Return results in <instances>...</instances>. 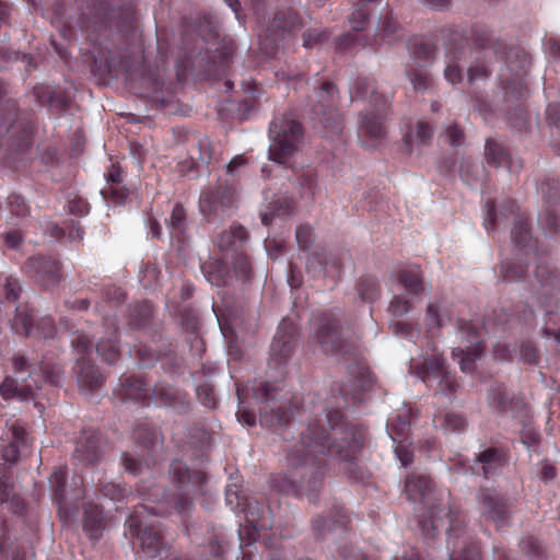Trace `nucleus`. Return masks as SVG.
Here are the masks:
<instances>
[{
  "mask_svg": "<svg viewBox=\"0 0 560 560\" xmlns=\"http://www.w3.org/2000/svg\"><path fill=\"white\" fill-rule=\"evenodd\" d=\"M462 548L457 556L452 553L450 560H480V551L477 545H468L466 540L462 541Z\"/></svg>",
  "mask_w": 560,
  "mask_h": 560,
  "instance_id": "864d4df0",
  "label": "nucleus"
},
{
  "mask_svg": "<svg viewBox=\"0 0 560 560\" xmlns=\"http://www.w3.org/2000/svg\"><path fill=\"white\" fill-rule=\"evenodd\" d=\"M348 524V516L343 513L338 512L335 518L326 521L323 517H318L314 521L315 529L319 535H326L336 529H345Z\"/></svg>",
  "mask_w": 560,
  "mask_h": 560,
  "instance_id": "4c0bfd02",
  "label": "nucleus"
},
{
  "mask_svg": "<svg viewBox=\"0 0 560 560\" xmlns=\"http://www.w3.org/2000/svg\"><path fill=\"white\" fill-rule=\"evenodd\" d=\"M13 329L21 335L30 336L33 334V317L26 310L16 308L12 320Z\"/></svg>",
  "mask_w": 560,
  "mask_h": 560,
  "instance_id": "a19ab883",
  "label": "nucleus"
},
{
  "mask_svg": "<svg viewBox=\"0 0 560 560\" xmlns=\"http://www.w3.org/2000/svg\"><path fill=\"white\" fill-rule=\"evenodd\" d=\"M477 498L480 511L487 518L498 521L503 517L505 509L494 490L481 489Z\"/></svg>",
  "mask_w": 560,
  "mask_h": 560,
  "instance_id": "cd10ccee",
  "label": "nucleus"
},
{
  "mask_svg": "<svg viewBox=\"0 0 560 560\" xmlns=\"http://www.w3.org/2000/svg\"><path fill=\"white\" fill-rule=\"evenodd\" d=\"M360 131L371 139H382L386 133L383 115L374 113L365 114L360 124Z\"/></svg>",
  "mask_w": 560,
  "mask_h": 560,
  "instance_id": "2f4dec72",
  "label": "nucleus"
},
{
  "mask_svg": "<svg viewBox=\"0 0 560 560\" xmlns=\"http://www.w3.org/2000/svg\"><path fill=\"white\" fill-rule=\"evenodd\" d=\"M446 371H448V368L445 359L435 353L421 359H412L410 364V373L430 387H433L434 382Z\"/></svg>",
  "mask_w": 560,
  "mask_h": 560,
  "instance_id": "f3484780",
  "label": "nucleus"
},
{
  "mask_svg": "<svg viewBox=\"0 0 560 560\" xmlns=\"http://www.w3.org/2000/svg\"><path fill=\"white\" fill-rule=\"evenodd\" d=\"M328 37L326 30H307L303 33V46L305 48H313L319 43H323Z\"/></svg>",
  "mask_w": 560,
  "mask_h": 560,
  "instance_id": "5fc2aeb1",
  "label": "nucleus"
},
{
  "mask_svg": "<svg viewBox=\"0 0 560 560\" xmlns=\"http://www.w3.org/2000/svg\"><path fill=\"white\" fill-rule=\"evenodd\" d=\"M460 61L462 58L457 54H453L452 56H450L446 61L444 77L452 84H457L463 81Z\"/></svg>",
  "mask_w": 560,
  "mask_h": 560,
  "instance_id": "37998d69",
  "label": "nucleus"
},
{
  "mask_svg": "<svg viewBox=\"0 0 560 560\" xmlns=\"http://www.w3.org/2000/svg\"><path fill=\"white\" fill-rule=\"evenodd\" d=\"M433 489V483L428 476L412 475L406 479L405 492L412 502H425Z\"/></svg>",
  "mask_w": 560,
  "mask_h": 560,
  "instance_id": "bb28decb",
  "label": "nucleus"
},
{
  "mask_svg": "<svg viewBox=\"0 0 560 560\" xmlns=\"http://www.w3.org/2000/svg\"><path fill=\"white\" fill-rule=\"evenodd\" d=\"M22 292L21 284L18 279L8 277L3 285L4 299L10 302H15Z\"/></svg>",
  "mask_w": 560,
  "mask_h": 560,
  "instance_id": "13d9d810",
  "label": "nucleus"
},
{
  "mask_svg": "<svg viewBox=\"0 0 560 560\" xmlns=\"http://www.w3.org/2000/svg\"><path fill=\"white\" fill-rule=\"evenodd\" d=\"M512 241L518 246V247H526L527 243L530 241L529 230L527 228V224L523 221H517L512 229L511 232Z\"/></svg>",
  "mask_w": 560,
  "mask_h": 560,
  "instance_id": "3c124183",
  "label": "nucleus"
},
{
  "mask_svg": "<svg viewBox=\"0 0 560 560\" xmlns=\"http://www.w3.org/2000/svg\"><path fill=\"white\" fill-rule=\"evenodd\" d=\"M32 384L18 385V382L12 376H5L0 384V396L4 400L16 398L21 401L35 400L37 398L36 390L39 389L37 382Z\"/></svg>",
  "mask_w": 560,
  "mask_h": 560,
  "instance_id": "a878e982",
  "label": "nucleus"
},
{
  "mask_svg": "<svg viewBox=\"0 0 560 560\" xmlns=\"http://www.w3.org/2000/svg\"><path fill=\"white\" fill-rule=\"evenodd\" d=\"M411 84L417 91H424L430 85V78L424 71H413L409 73Z\"/></svg>",
  "mask_w": 560,
  "mask_h": 560,
  "instance_id": "774afa93",
  "label": "nucleus"
},
{
  "mask_svg": "<svg viewBox=\"0 0 560 560\" xmlns=\"http://www.w3.org/2000/svg\"><path fill=\"white\" fill-rule=\"evenodd\" d=\"M359 294L363 301H372L377 294L376 282L372 279H364L359 284Z\"/></svg>",
  "mask_w": 560,
  "mask_h": 560,
  "instance_id": "052dcab7",
  "label": "nucleus"
},
{
  "mask_svg": "<svg viewBox=\"0 0 560 560\" xmlns=\"http://www.w3.org/2000/svg\"><path fill=\"white\" fill-rule=\"evenodd\" d=\"M135 5L132 0H96L85 21V30L93 34L103 30L120 32L132 27Z\"/></svg>",
  "mask_w": 560,
  "mask_h": 560,
  "instance_id": "20e7f679",
  "label": "nucleus"
},
{
  "mask_svg": "<svg viewBox=\"0 0 560 560\" xmlns=\"http://www.w3.org/2000/svg\"><path fill=\"white\" fill-rule=\"evenodd\" d=\"M213 156V147L209 138H199L190 148L192 161L201 164H209Z\"/></svg>",
  "mask_w": 560,
  "mask_h": 560,
  "instance_id": "c9c22d12",
  "label": "nucleus"
},
{
  "mask_svg": "<svg viewBox=\"0 0 560 560\" xmlns=\"http://www.w3.org/2000/svg\"><path fill=\"white\" fill-rule=\"evenodd\" d=\"M397 280L410 298H417L425 290L422 271L419 267L401 269L398 271Z\"/></svg>",
  "mask_w": 560,
  "mask_h": 560,
  "instance_id": "c85d7f7f",
  "label": "nucleus"
},
{
  "mask_svg": "<svg viewBox=\"0 0 560 560\" xmlns=\"http://www.w3.org/2000/svg\"><path fill=\"white\" fill-rule=\"evenodd\" d=\"M436 52V48L433 44L427 42L416 43L412 47L413 56L424 62L431 61Z\"/></svg>",
  "mask_w": 560,
  "mask_h": 560,
  "instance_id": "09e8293b",
  "label": "nucleus"
},
{
  "mask_svg": "<svg viewBox=\"0 0 560 560\" xmlns=\"http://www.w3.org/2000/svg\"><path fill=\"white\" fill-rule=\"evenodd\" d=\"M247 526L252 527L249 539L256 540L257 535L261 530L271 528L272 522L270 511L255 499H246L243 508Z\"/></svg>",
  "mask_w": 560,
  "mask_h": 560,
  "instance_id": "a211bd4d",
  "label": "nucleus"
},
{
  "mask_svg": "<svg viewBox=\"0 0 560 560\" xmlns=\"http://www.w3.org/2000/svg\"><path fill=\"white\" fill-rule=\"evenodd\" d=\"M103 522L102 509L98 505L86 504L83 514V528L94 535L102 528Z\"/></svg>",
  "mask_w": 560,
  "mask_h": 560,
  "instance_id": "f704fd0d",
  "label": "nucleus"
},
{
  "mask_svg": "<svg viewBox=\"0 0 560 560\" xmlns=\"http://www.w3.org/2000/svg\"><path fill=\"white\" fill-rule=\"evenodd\" d=\"M488 401L491 408L499 412H505L510 409L511 398L504 386L497 385L492 387L488 395Z\"/></svg>",
  "mask_w": 560,
  "mask_h": 560,
  "instance_id": "e433bc0d",
  "label": "nucleus"
},
{
  "mask_svg": "<svg viewBox=\"0 0 560 560\" xmlns=\"http://www.w3.org/2000/svg\"><path fill=\"white\" fill-rule=\"evenodd\" d=\"M102 194L105 198H112L117 203H122L124 200L128 196V190L120 183L115 185H108L103 190Z\"/></svg>",
  "mask_w": 560,
  "mask_h": 560,
  "instance_id": "4d7b16f0",
  "label": "nucleus"
},
{
  "mask_svg": "<svg viewBox=\"0 0 560 560\" xmlns=\"http://www.w3.org/2000/svg\"><path fill=\"white\" fill-rule=\"evenodd\" d=\"M119 395L122 400H135L141 406L151 404V387L139 377H121Z\"/></svg>",
  "mask_w": 560,
  "mask_h": 560,
  "instance_id": "5701e85b",
  "label": "nucleus"
},
{
  "mask_svg": "<svg viewBox=\"0 0 560 560\" xmlns=\"http://www.w3.org/2000/svg\"><path fill=\"white\" fill-rule=\"evenodd\" d=\"M246 160L243 155L234 156L226 165V174L220 177L213 188L201 192L199 208L208 221L223 218L233 208L236 201L235 171L244 166Z\"/></svg>",
  "mask_w": 560,
  "mask_h": 560,
  "instance_id": "f03ea898",
  "label": "nucleus"
},
{
  "mask_svg": "<svg viewBox=\"0 0 560 560\" xmlns=\"http://www.w3.org/2000/svg\"><path fill=\"white\" fill-rule=\"evenodd\" d=\"M11 361L16 374L28 372V376H31L35 372V369L28 363L27 359L23 354H14Z\"/></svg>",
  "mask_w": 560,
  "mask_h": 560,
  "instance_id": "338daca9",
  "label": "nucleus"
},
{
  "mask_svg": "<svg viewBox=\"0 0 560 560\" xmlns=\"http://www.w3.org/2000/svg\"><path fill=\"white\" fill-rule=\"evenodd\" d=\"M170 475L177 485L178 491L167 493L165 502L172 504L177 513L186 514L192 506L191 495L205 483L206 476L198 470H189L180 460H174L170 466Z\"/></svg>",
  "mask_w": 560,
  "mask_h": 560,
  "instance_id": "0eeeda50",
  "label": "nucleus"
},
{
  "mask_svg": "<svg viewBox=\"0 0 560 560\" xmlns=\"http://www.w3.org/2000/svg\"><path fill=\"white\" fill-rule=\"evenodd\" d=\"M295 326L292 322L283 319L275 335L270 349L269 365L280 369L284 365L293 351Z\"/></svg>",
  "mask_w": 560,
  "mask_h": 560,
  "instance_id": "4468645a",
  "label": "nucleus"
},
{
  "mask_svg": "<svg viewBox=\"0 0 560 560\" xmlns=\"http://www.w3.org/2000/svg\"><path fill=\"white\" fill-rule=\"evenodd\" d=\"M397 32V22L393 19L390 14H387L384 16L383 20L380 21L376 38H380L383 42L392 43L395 39V35Z\"/></svg>",
  "mask_w": 560,
  "mask_h": 560,
  "instance_id": "c03bdc74",
  "label": "nucleus"
},
{
  "mask_svg": "<svg viewBox=\"0 0 560 560\" xmlns=\"http://www.w3.org/2000/svg\"><path fill=\"white\" fill-rule=\"evenodd\" d=\"M354 88L358 97H368L375 94L374 82L366 78L358 79L354 83Z\"/></svg>",
  "mask_w": 560,
  "mask_h": 560,
  "instance_id": "0e129e2a",
  "label": "nucleus"
},
{
  "mask_svg": "<svg viewBox=\"0 0 560 560\" xmlns=\"http://www.w3.org/2000/svg\"><path fill=\"white\" fill-rule=\"evenodd\" d=\"M315 94L317 104L313 106V112L325 130V137L338 136L342 131V119L335 108L336 86L331 82H325Z\"/></svg>",
  "mask_w": 560,
  "mask_h": 560,
  "instance_id": "1a4fd4ad",
  "label": "nucleus"
},
{
  "mask_svg": "<svg viewBox=\"0 0 560 560\" xmlns=\"http://www.w3.org/2000/svg\"><path fill=\"white\" fill-rule=\"evenodd\" d=\"M269 159L279 164H289L303 143L304 131L292 114L275 119L269 127Z\"/></svg>",
  "mask_w": 560,
  "mask_h": 560,
  "instance_id": "39448f33",
  "label": "nucleus"
},
{
  "mask_svg": "<svg viewBox=\"0 0 560 560\" xmlns=\"http://www.w3.org/2000/svg\"><path fill=\"white\" fill-rule=\"evenodd\" d=\"M9 205L13 215L25 217L28 214V207L25 200L19 195H12L9 197Z\"/></svg>",
  "mask_w": 560,
  "mask_h": 560,
  "instance_id": "e2e57ef3",
  "label": "nucleus"
},
{
  "mask_svg": "<svg viewBox=\"0 0 560 560\" xmlns=\"http://www.w3.org/2000/svg\"><path fill=\"white\" fill-rule=\"evenodd\" d=\"M312 339L323 352L341 357L353 354L355 343L341 325L339 312L324 313L313 319Z\"/></svg>",
  "mask_w": 560,
  "mask_h": 560,
  "instance_id": "7ed1b4c3",
  "label": "nucleus"
},
{
  "mask_svg": "<svg viewBox=\"0 0 560 560\" xmlns=\"http://www.w3.org/2000/svg\"><path fill=\"white\" fill-rule=\"evenodd\" d=\"M485 159L488 165L493 167H506L512 173H517L522 168L520 160H513L504 145L493 139L486 141Z\"/></svg>",
  "mask_w": 560,
  "mask_h": 560,
  "instance_id": "412c9836",
  "label": "nucleus"
},
{
  "mask_svg": "<svg viewBox=\"0 0 560 560\" xmlns=\"http://www.w3.org/2000/svg\"><path fill=\"white\" fill-rule=\"evenodd\" d=\"M365 440V431L352 425H331L330 432L319 425H308L285 454L288 471L277 481L280 491L317 498L325 474L324 456L330 455L345 464V470L354 479L363 480L365 471L358 467L357 455Z\"/></svg>",
  "mask_w": 560,
  "mask_h": 560,
  "instance_id": "f257e3e1",
  "label": "nucleus"
},
{
  "mask_svg": "<svg viewBox=\"0 0 560 560\" xmlns=\"http://www.w3.org/2000/svg\"><path fill=\"white\" fill-rule=\"evenodd\" d=\"M502 276L506 281H520L523 279L525 268L522 264L505 261L501 267Z\"/></svg>",
  "mask_w": 560,
  "mask_h": 560,
  "instance_id": "8fccbe9b",
  "label": "nucleus"
},
{
  "mask_svg": "<svg viewBox=\"0 0 560 560\" xmlns=\"http://www.w3.org/2000/svg\"><path fill=\"white\" fill-rule=\"evenodd\" d=\"M231 258L235 275L243 280H247L252 273V265L243 249L232 255Z\"/></svg>",
  "mask_w": 560,
  "mask_h": 560,
  "instance_id": "de8ad7c7",
  "label": "nucleus"
},
{
  "mask_svg": "<svg viewBox=\"0 0 560 560\" xmlns=\"http://www.w3.org/2000/svg\"><path fill=\"white\" fill-rule=\"evenodd\" d=\"M151 401L173 407L179 412H187L190 408L186 394L167 384H158L151 388Z\"/></svg>",
  "mask_w": 560,
  "mask_h": 560,
  "instance_id": "aec40b11",
  "label": "nucleus"
},
{
  "mask_svg": "<svg viewBox=\"0 0 560 560\" xmlns=\"http://www.w3.org/2000/svg\"><path fill=\"white\" fill-rule=\"evenodd\" d=\"M382 0H361L350 15V24L353 30L362 31L365 27L368 18L375 5L381 4Z\"/></svg>",
  "mask_w": 560,
  "mask_h": 560,
  "instance_id": "72a5a7b5",
  "label": "nucleus"
},
{
  "mask_svg": "<svg viewBox=\"0 0 560 560\" xmlns=\"http://www.w3.org/2000/svg\"><path fill=\"white\" fill-rule=\"evenodd\" d=\"M1 440L4 443L1 450L2 458L9 464L16 463L21 452L30 445L26 429L18 420L7 422Z\"/></svg>",
  "mask_w": 560,
  "mask_h": 560,
  "instance_id": "ddd939ff",
  "label": "nucleus"
},
{
  "mask_svg": "<svg viewBox=\"0 0 560 560\" xmlns=\"http://www.w3.org/2000/svg\"><path fill=\"white\" fill-rule=\"evenodd\" d=\"M39 372L44 381L50 385L59 386L63 381L62 370L59 365L42 362L39 365Z\"/></svg>",
  "mask_w": 560,
  "mask_h": 560,
  "instance_id": "49530a36",
  "label": "nucleus"
},
{
  "mask_svg": "<svg viewBox=\"0 0 560 560\" xmlns=\"http://www.w3.org/2000/svg\"><path fill=\"white\" fill-rule=\"evenodd\" d=\"M504 462L505 458L502 451L495 447H488L476 456L471 471L488 479L504 465Z\"/></svg>",
  "mask_w": 560,
  "mask_h": 560,
  "instance_id": "4be33fe9",
  "label": "nucleus"
},
{
  "mask_svg": "<svg viewBox=\"0 0 560 560\" xmlns=\"http://www.w3.org/2000/svg\"><path fill=\"white\" fill-rule=\"evenodd\" d=\"M457 336L465 347L454 348L452 354L459 358V368L463 372L469 373L475 369L476 361L483 351L481 330L470 322H459L457 326Z\"/></svg>",
  "mask_w": 560,
  "mask_h": 560,
  "instance_id": "9d476101",
  "label": "nucleus"
},
{
  "mask_svg": "<svg viewBox=\"0 0 560 560\" xmlns=\"http://www.w3.org/2000/svg\"><path fill=\"white\" fill-rule=\"evenodd\" d=\"M296 242L300 248L308 249L313 242V230L310 225H300L295 233Z\"/></svg>",
  "mask_w": 560,
  "mask_h": 560,
  "instance_id": "bf43d9fd",
  "label": "nucleus"
},
{
  "mask_svg": "<svg viewBox=\"0 0 560 560\" xmlns=\"http://www.w3.org/2000/svg\"><path fill=\"white\" fill-rule=\"evenodd\" d=\"M247 231L241 225H233L229 231L223 232L218 240V246L222 252L232 255L243 249L247 241Z\"/></svg>",
  "mask_w": 560,
  "mask_h": 560,
  "instance_id": "c756f323",
  "label": "nucleus"
},
{
  "mask_svg": "<svg viewBox=\"0 0 560 560\" xmlns=\"http://www.w3.org/2000/svg\"><path fill=\"white\" fill-rule=\"evenodd\" d=\"M412 411L404 407L396 416L389 418L387 421V431L394 441L402 442V438L409 430Z\"/></svg>",
  "mask_w": 560,
  "mask_h": 560,
  "instance_id": "7c9ffc66",
  "label": "nucleus"
},
{
  "mask_svg": "<svg viewBox=\"0 0 560 560\" xmlns=\"http://www.w3.org/2000/svg\"><path fill=\"white\" fill-rule=\"evenodd\" d=\"M115 318L109 319V324L113 327V330L108 332V337L106 340L100 339L96 345V351L100 353L105 361L113 364L118 359V349L116 346L117 342V330L115 327Z\"/></svg>",
  "mask_w": 560,
  "mask_h": 560,
  "instance_id": "473e14b6",
  "label": "nucleus"
},
{
  "mask_svg": "<svg viewBox=\"0 0 560 560\" xmlns=\"http://www.w3.org/2000/svg\"><path fill=\"white\" fill-rule=\"evenodd\" d=\"M411 310L410 302L402 295H395L388 305V312L395 317H401Z\"/></svg>",
  "mask_w": 560,
  "mask_h": 560,
  "instance_id": "603ef678",
  "label": "nucleus"
},
{
  "mask_svg": "<svg viewBox=\"0 0 560 560\" xmlns=\"http://www.w3.org/2000/svg\"><path fill=\"white\" fill-rule=\"evenodd\" d=\"M300 27V20L296 13L290 9L278 11L266 31L265 39L271 40L275 45L278 40L284 38L287 34Z\"/></svg>",
  "mask_w": 560,
  "mask_h": 560,
  "instance_id": "6ab92c4d",
  "label": "nucleus"
},
{
  "mask_svg": "<svg viewBox=\"0 0 560 560\" xmlns=\"http://www.w3.org/2000/svg\"><path fill=\"white\" fill-rule=\"evenodd\" d=\"M101 435L95 431L84 432L77 442L74 458L84 465L96 463L101 457Z\"/></svg>",
  "mask_w": 560,
  "mask_h": 560,
  "instance_id": "b1692460",
  "label": "nucleus"
},
{
  "mask_svg": "<svg viewBox=\"0 0 560 560\" xmlns=\"http://www.w3.org/2000/svg\"><path fill=\"white\" fill-rule=\"evenodd\" d=\"M278 388L267 382H260L254 386V398L260 404V422L268 427L277 428L289 423L292 412L276 401Z\"/></svg>",
  "mask_w": 560,
  "mask_h": 560,
  "instance_id": "6e6552de",
  "label": "nucleus"
},
{
  "mask_svg": "<svg viewBox=\"0 0 560 560\" xmlns=\"http://www.w3.org/2000/svg\"><path fill=\"white\" fill-rule=\"evenodd\" d=\"M13 108L0 106V137L9 135L12 145L19 152H24L31 144V128L15 120Z\"/></svg>",
  "mask_w": 560,
  "mask_h": 560,
  "instance_id": "2eb2a0df",
  "label": "nucleus"
},
{
  "mask_svg": "<svg viewBox=\"0 0 560 560\" xmlns=\"http://www.w3.org/2000/svg\"><path fill=\"white\" fill-rule=\"evenodd\" d=\"M24 270L32 279L45 288H52L61 280L60 265L51 257L32 256L25 261Z\"/></svg>",
  "mask_w": 560,
  "mask_h": 560,
  "instance_id": "f8f14e48",
  "label": "nucleus"
},
{
  "mask_svg": "<svg viewBox=\"0 0 560 560\" xmlns=\"http://www.w3.org/2000/svg\"><path fill=\"white\" fill-rule=\"evenodd\" d=\"M434 383L435 395L451 397L459 388L458 382L450 371H446L444 374H442V376L438 378Z\"/></svg>",
  "mask_w": 560,
  "mask_h": 560,
  "instance_id": "58836bf2",
  "label": "nucleus"
},
{
  "mask_svg": "<svg viewBox=\"0 0 560 560\" xmlns=\"http://www.w3.org/2000/svg\"><path fill=\"white\" fill-rule=\"evenodd\" d=\"M444 135L446 141L453 147H458L464 141V132L456 124L448 125Z\"/></svg>",
  "mask_w": 560,
  "mask_h": 560,
  "instance_id": "680f3d73",
  "label": "nucleus"
},
{
  "mask_svg": "<svg viewBox=\"0 0 560 560\" xmlns=\"http://www.w3.org/2000/svg\"><path fill=\"white\" fill-rule=\"evenodd\" d=\"M24 243V235L19 230H10L0 233V248L2 250H19Z\"/></svg>",
  "mask_w": 560,
  "mask_h": 560,
  "instance_id": "a18cd8bd",
  "label": "nucleus"
},
{
  "mask_svg": "<svg viewBox=\"0 0 560 560\" xmlns=\"http://www.w3.org/2000/svg\"><path fill=\"white\" fill-rule=\"evenodd\" d=\"M197 396L199 400L208 408L215 406V396L213 388L209 385H201L197 388Z\"/></svg>",
  "mask_w": 560,
  "mask_h": 560,
  "instance_id": "69168bd1",
  "label": "nucleus"
},
{
  "mask_svg": "<svg viewBox=\"0 0 560 560\" xmlns=\"http://www.w3.org/2000/svg\"><path fill=\"white\" fill-rule=\"evenodd\" d=\"M167 226L172 236L182 235L186 228V210L180 205H176L170 219L167 221Z\"/></svg>",
  "mask_w": 560,
  "mask_h": 560,
  "instance_id": "ea45409f",
  "label": "nucleus"
},
{
  "mask_svg": "<svg viewBox=\"0 0 560 560\" xmlns=\"http://www.w3.org/2000/svg\"><path fill=\"white\" fill-rule=\"evenodd\" d=\"M75 372L79 387L82 390L92 393L103 385L104 377L102 373L84 357L78 359Z\"/></svg>",
  "mask_w": 560,
  "mask_h": 560,
  "instance_id": "393cba45",
  "label": "nucleus"
},
{
  "mask_svg": "<svg viewBox=\"0 0 560 560\" xmlns=\"http://www.w3.org/2000/svg\"><path fill=\"white\" fill-rule=\"evenodd\" d=\"M127 523L132 535L138 536L142 551L147 557L154 558L162 548V537L156 527L145 524L144 515L139 511L135 515H130Z\"/></svg>",
  "mask_w": 560,
  "mask_h": 560,
  "instance_id": "dca6fc26",
  "label": "nucleus"
},
{
  "mask_svg": "<svg viewBox=\"0 0 560 560\" xmlns=\"http://www.w3.org/2000/svg\"><path fill=\"white\" fill-rule=\"evenodd\" d=\"M433 421L446 431H462L466 427L464 417L454 412H446L442 417H435Z\"/></svg>",
  "mask_w": 560,
  "mask_h": 560,
  "instance_id": "79ce46f5",
  "label": "nucleus"
},
{
  "mask_svg": "<svg viewBox=\"0 0 560 560\" xmlns=\"http://www.w3.org/2000/svg\"><path fill=\"white\" fill-rule=\"evenodd\" d=\"M534 290L546 299V314L544 335L548 338L552 337L560 343V304L553 294L560 289V278L556 270L547 265H539L535 269Z\"/></svg>",
  "mask_w": 560,
  "mask_h": 560,
  "instance_id": "423d86ee",
  "label": "nucleus"
},
{
  "mask_svg": "<svg viewBox=\"0 0 560 560\" xmlns=\"http://www.w3.org/2000/svg\"><path fill=\"white\" fill-rule=\"evenodd\" d=\"M521 548L532 560H539L542 556L541 545L533 537L523 539L521 541Z\"/></svg>",
  "mask_w": 560,
  "mask_h": 560,
  "instance_id": "6e6d98bb",
  "label": "nucleus"
},
{
  "mask_svg": "<svg viewBox=\"0 0 560 560\" xmlns=\"http://www.w3.org/2000/svg\"><path fill=\"white\" fill-rule=\"evenodd\" d=\"M460 521L454 515L448 506L439 504L427 512L424 518L420 522L423 535L428 538H434L441 530L448 533V545L455 550L458 542L454 539H458Z\"/></svg>",
  "mask_w": 560,
  "mask_h": 560,
  "instance_id": "9b49d317",
  "label": "nucleus"
}]
</instances>
